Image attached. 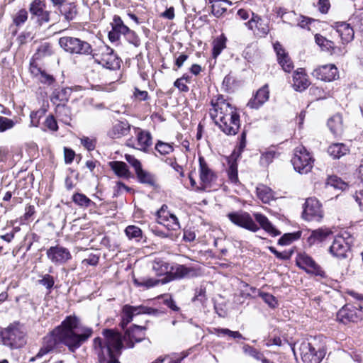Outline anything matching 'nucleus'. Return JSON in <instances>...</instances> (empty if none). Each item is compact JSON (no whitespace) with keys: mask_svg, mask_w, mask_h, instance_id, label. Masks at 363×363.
<instances>
[{"mask_svg":"<svg viewBox=\"0 0 363 363\" xmlns=\"http://www.w3.org/2000/svg\"><path fill=\"white\" fill-rule=\"evenodd\" d=\"M91 328L86 326L76 315H68L61 324L55 327L42 340V345L35 356L30 359L33 362L52 352L62 344L74 352L84 344L93 335Z\"/></svg>","mask_w":363,"mask_h":363,"instance_id":"nucleus-1","label":"nucleus"},{"mask_svg":"<svg viewBox=\"0 0 363 363\" xmlns=\"http://www.w3.org/2000/svg\"><path fill=\"white\" fill-rule=\"evenodd\" d=\"M145 327L133 325L122 335L111 329L103 331L106 342L98 337L93 340V347L100 363H121L118 357L124 347L133 348L135 342L145 339Z\"/></svg>","mask_w":363,"mask_h":363,"instance_id":"nucleus-2","label":"nucleus"},{"mask_svg":"<svg viewBox=\"0 0 363 363\" xmlns=\"http://www.w3.org/2000/svg\"><path fill=\"white\" fill-rule=\"evenodd\" d=\"M213 108L211 118L221 131L228 135H235L240 127V115L235 107L228 102L222 95L211 99Z\"/></svg>","mask_w":363,"mask_h":363,"instance_id":"nucleus-3","label":"nucleus"},{"mask_svg":"<svg viewBox=\"0 0 363 363\" xmlns=\"http://www.w3.org/2000/svg\"><path fill=\"white\" fill-rule=\"evenodd\" d=\"M0 337L3 344L11 348H20L26 342L23 326L18 323L11 324L0 331Z\"/></svg>","mask_w":363,"mask_h":363,"instance_id":"nucleus-4","label":"nucleus"},{"mask_svg":"<svg viewBox=\"0 0 363 363\" xmlns=\"http://www.w3.org/2000/svg\"><path fill=\"white\" fill-rule=\"evenodd\" d=\"M297 350L303 363H320L325 354L324 350L320 347L315 348L311 342L306 340L294 344L292 350L295 355Z\"/></svg>","mask_w":363,"mask_h":363,"instance_id":"nucleus-5","label":"nucleus"},{"mask_svg":"<svg viewBox=\"0 0 363 363\" xmlns=\"http://www.w3.org/2000/svg\"><path fill=\"white\" fill-rule=\"evenodd\" d=\"M60 46L67 52L76 55H90L92 52L91 45L79 38L64 36L59 39Z\"/></svg>","mask_w":363,"mask_h":363,"instance_id":"nucleus-6","label":"nucleus"},{"mask_svg":"<svg viewBox=\"0 0 363 363\" xmlns=\"http://www.w3.org/2000/svg\"><path fill=\"white\" fill-rule=\"evenodd\" d=\"M163 313L158 309L144 306H132L130 305H125L123 307L121 312V321L120 325L124 328L130 323L135 315L140 314H148L153 316H159Z\"/></svg>","mask_w":363,"mask_h":363,"instance_id":"nucleus-7","label":"nucleus"},{"mask_svg":"<svg viewBox=\"0 0 363 363\" xmlns=\"http://www.w3.org/2000/svg\"><path fill=\"white\" fill-rule=\"evenodd\" d=\"M291 163L294 169L300 174H307L313 165V160L309 152L303 146H298L294 150Z\"/></svg>","mask_w":363,"mask_h":363,"instance_id":"nucleus-8","label":"nucleus"},{"mask_svg":"<svg viewBox=\"0 0 363 363\" xmlns=\"http://www.w3.org/2000/svg\"><path fill=\"white\" fill-rule=\"evenodd\" d=\"M94 61L110 70H117L121 67V59L112 48L106 45L101 48L100 54L95 55Z\"/></svg>","mask_w":363,"mask_h":363,"instance_id":"nucleus-9","label":"nucleus"},{"mask_svg":"<svg viewBox=\"0 0 363 363\" xmlns=\"http://www.w3.org/2000/svg\"><path fill=\"white\" fill-rule=\"evenodd\" d=\"M324 216L322 205L315 198H308L303 205L302 218L308 221L320 222Z\"/></svg>","mask_w":363,"mask_h":363,"instance_id":"nucleus-10","label":"nucleus"},{"mask_svg":"<svg viewBox=\"0 0 363 363\" xmlns=\"http://www.w3.org/2000/svg\"><path fill=\"white\" fill-rule=\"evenodd\" d=\"M296 265L306 273L320 277H325V272L321 267L308 255L299 253L296 258Z\"/></svg>","mask_w":363,"mask_h":363,"instance_id":"nucleus-11","label":"nucleus"},{"mask_svg":"<svg viewBox=\"0 0 363 363\" xmlns=\"http://www.w3.org/2000/svg\"><path fill=\"white\" fill-rule=\"evenodd\" d=\"M227 217L233 224L240 228L252 232H256L259 230L257 225L247 212L242 211L231 212L227 215Z\"/></svg>","mask_w":363,"mask_h":363,"instance_id":"nucleus-12","label":"nucleus"},{"mask_svg":"<svg viewBox=\"0 0 363 363\" xmlns=\"http://www.w3.org/2000/svg\"><path fill=\"white\" fill-rule=\"evenodd\" d=\"M136 143L133 138L128 139L127 145L136 148L139 150L146 152L152 145V135L150 132L141 130L139 128H135Z\"/></svg>","mask_w":363,"mask_h":363,"instance_id":"nucleus-13","label":"nucleus"},{"mask_svg":"<svg viewBox=\"0 0 363 363\" xmlns=\"http://www.w3.org/2000/svg\"><path fill=\"white\" fill-rule=\"evenodd\" d=\"M48 258L55 264H64L72 259L69 250L61 245L50 247L47 250Z\"/></svg>","mask_w":363,"mask_h":363,"instance_id":"nucleus-14","label":"nucleus"},{"mask_svg":"<svg viewBox=\"0 0 363 363\" xmlns=\"http://www.w3.org/2000/svg\"><path fill=\"white\" fill-rule=\"evenodd\" d=\"M45 4L41 0H34L29 6L31 19L35 20L39 26L50 21V11H45Z\"/></svg>","mask_w":363,"mask_h":363,"instance_id":"nucleus-15","label":"nucleus"},{"mask_svg":"<svg viewBox=\"0 0 363 363\" xmlns=\"http://www.w3.org/2000/svg\"><path fill=\"white\" fill-rule=\"evenodd\" d=\"M362 317V307L357 308L353 306L346 305L343 306L337 314V319L344 324L352 322L357 323Z\"/></svg>","mask_w":363,"mask_h":363,"instance_id":"nucleus-16","label":"nucleus"},{"mask_svg":"<svg viewBox=\"0 0 363 363\" xmlns=\"http://www.w3.org/2000/svg\"><path fill=\"white\" fill-rule=\"evenodd\" d=\"M167 206L163 205L157 211L158 223L165 226L169 230H177L180 228L177 216L167 211Z\"/></svg>","mask_w":363,"mask_h":363,"instance_id":"nucleus-17","label":"nucleus"},{"mask_svg":"<svg viewBox=\"0 0 363 363\" xmlns=\"http://www.w3.org/2000/svg\"><path fill=\"white\" fill-rule=\"evenodd\" d=\"M199 177L201 179V186L197 187L199 191H204L206 187L214 181L216 178L214 172L208 167L203 157H199Z\"/></svg>","mask_w":363,"mask_h":363,"instance_id":"nucleus-18","label":"nucleus"},{"mask_svg":"<svg viewBox=\"0 0 363 363\" xmlns=\"http://www.w3.org/2000/svg\"><path fill=\"white\" fill-rule=\"evenodd\" d=\"M54 6H58L60 13L64 16L66 21H73L78 12L74 3H65V0H50Z\"/></svg>","mask_w":363,"mask_h":363,"instance_id":"nucleus-19","label":"nucleus"},{"mask_svg":"<svg viewBox=\"0 0 363 363\" xmlns=\"http://www.w3.org/2000/svg\"><path fill=\"white\" fill-rule=\"evenodd\" d=\"M312 75L325 82H331L338 77L337 68L332 64L320 66L313 70Z\"/></svg>","mask_w":363,"mask_h":363,"instance_id":"nucleus-20","label":"nucleus"},{"mask_svg":"<svg viewBox=\"0 0 363 363\" xmlns=\"http://www.w3.org/2000/svg\"><path fill=\"white\" fill-rule=\"evenodd\" d=\"M348 242L342 236L336 237L329 248V252L335 257L342 259L347 257L350 250Z\"/></svg>","mask_w":363,"mask_h":363,"instance_id":"nucleus-21","label":"nucleus"},{"mask_svg":"<svg viewBox=\"0 0 363 363\" xmlns=\"http://www.w3.org/2000/svg\"><path fill=\"white\" fill-rule=\"evenodd\" d=\"M194 272L193 268L182 264H175L171 267L169 273L162 278V284H165L174 279H182L189 277Z\"/></svg>","mask_w":363,"mask_h":363,"instance_id":"nucleus-22","label":"nucleus"},{"mask_svg":"<svg viewBox=\"0 0 363 363\" xmlns=\"http://www.w3.org/2000/svg\"><path fill=\"white\" fill-rule=\"evenodd\" d=\"M111 30L108 33V39L111 42H117L120 39L121 35H125L129 28L123 23L121 18L118 16H114L113 22L111 23Z\"/></svg>","mask_w":363,"mask_h":363,"instance_id":"nucleus-23","label":"nucleus"},{"mask_svg":"<svg viewBox=\"0 0 363 363\" xmlns=\"http://www.w3.org/2000/svg\"><path fill=\"white\" fill-rule=\"evenodd\" d=\"M333 27L340 37L342 43H348L354 38V29L346 22H336Z\"/></svg>","mask_w":363,"mask_h":363,"instance_id":"nucleus-24","label":"nucleus"},{"mask_svg":"<svg viewBox=\"0 0 363 363\" xmlns=\"http://www.w3.org/2000/svg\"><path fill=\"white\" fill-rule=\"evenodd\" d=\"M293 86L296 91H303L308 87L310 82L308 79L307 74L302 68L298 69L294 74L293 77Z\"/></svg>","mask_w":363,"mask_h":363,"instance_id":"nucleus-25","label":"nucleus"},{"mask_svg":"<svg viewBox=\"0 0 363 363\" xmlns=\"http://www.w3.org/2000/svg\"><path fill=\"white\" fill-rule=\"evenodd\" d=\"M269 94L268 86L264 85L257 91L255 97L248 102L247 106L251 108H258L268 100Z\"/></svg>","mask_w":363,"mask_h":363,"instance_id":"nucleus-26","label":"nucleus"},{"mask_svg":"<svg viewBox=\"0 0 363 363\" xmlns=\"http://www.w3.org/2000/svg\"><path fill=\"white\" fill-rule=\"evenodd\" d=\"M130 130V125L127 121H118L108 130V135L111 138H120L126 135Z\"/></svg>","mask_w":363,"mask_h":363,"instance_id":"nucleus-27","label":"nucleus"},{"mask_svg":"<svg viewBox=\"0 0 363 363\" xmlns=\"http://www.w3.org/2000/svg\"><path fill=\"white\" fill-rule=\"evenodd\" d=\"M328 126L334 135H341L344 129L342 116L339 113L333 116L328 121Z\"/></svg>","mask_w":363,"mask_h":363,"instance_id":"nucleus-28","label":"nucleus"},{"mask_svg":"<svg viewBox=\"0 0 363 363\" xmlns=\"http://www.w3.org/2000/svg\"><path fill=\"white\" fill-rule=\"evenodd\" d=\"M254 216L256 221L260 224L262 228L272 236L275 237L281 234V232L273 226L265 216L257 213L254 214Z\"/></svg>","mask_w":363,"mask_h":363,"instance_id":"nucleus-29","label":"nucleus"},{"mask_svg":"<svg viewBox=\"0 0 363 363\" xmlns=\"http://www.w3.org/2000/svg\"><path fill=\"white\" fill-rule=\"evenodd\" d=\"M330 234H332L330 230L319 228L312 232L311 235L308 238V242L310 245H312L323 242Z\"/></svg>","mask_w":363,"mask_h":363,"instance_id":"nucleus-30","label":"nucleus"},{"mask_svg":"<svg viewBox=\"0 0 363 363\" xmlns=\"http://www.w3.org/2000/svg\"><path fill=\"white\" fill-rule=\"evenodd\" d=\"M70 91L67 89H56L52 95L51 102L56 105H66L69 100Z\"/></svg>","mask_w":363,"mask_h":363,"instance_id":"nucleus-31","label":"nucleus"},{"mask_svg":"<svg viewBox=\"0 0 363 363\" xmlns=\"http://www.w3.org/2000/svg\"><path fill=\"white\" fill-rule=\"evenodd\" d=\"M231 4L232 3L228 0H214L211 6L212 13L219 18L226 12L228 6Z\"/></svg>","mask_w":363,"mask_h":363,"instance_id":"nucleus-32","label":"nucleus"},{"mask_svg":"<svg viewBox=\"0 0 363 363\" xmlns=\"http://www.w3.org/2000/svg\"><path fill=\"white\" fill-rule=\"evenodd\" d=\"M328 152L334 159H339L349 152V148L343 143H333L328 147Z\"/></svg>","mask_w":363,"mask_h":363,"instance_id":"nucleus-33","label":"nucleus"},{"mask_svg":"<svg viewBox=\"0 0 363 363\" xmlns=\"http://www.w3.org/2000/svg\"><path fill=\"white\" fill-rule=\"evenodd\" d=\"M111 169L119 177L127 178L130 176V172L127 164L121 161H113L109 163Z\"/></svg>","mask_w":363,"mask_h":363,"instance_id":"nucleus-34","label":"nucleus"},{"mask_svg":"<svg viewBox=\"0 0 363 363\" xmlns=\"http://www.w3.org/2000/svg\"><path fill=\"white\" fill-rule=\"evenodd\" d=\"M133 282L137 286L150 289L157 286L160 284H162V279H154L150 277L134 278Z\"/></svg>","mask_w":363,"mask_h":363,"instance_id":"nucleus-35","label":"nucleus"},{"mask_svg":"<svg viewBox=\"0 0 363 363\" xmlns=\"http://www.w3.org/2000/svg\"><path fill=\"white\" fill-rule=\"evenodd\" d=\"M139 182L148 185L150 186H156V178L152 173L145 171L141 168L135 173Z\"/></svg>","mask_w":363,"mask_h":363,"instance_id":"nucleus-36","label":"nucleus"},{"mask_svg":"<svg viewBox=\"0 0 363 363\" xmlns=\"http://www.w3.org/2000/svg\"><path fill=\"white\" fill-rule=\"evenodd\" d=\"M152 269L157 276H166L169 273V264L161 259H155L152 262Z\"/></svg>","mask_w":363,"mask_h":363,"instance_id":"nucleus-37","label":"nucleus"},{"mask_svg":"<svg viewBox=\"0 0 363 363\" xmlns=\"http://www.w3.org/2000/svg\"><path fill=\"white\" fill-rule=\"evenodd\" d=\"M257 194L258 198L264 203H269L274 199L272 190L265 185H259L257 187Z\"/></svg>","mask_w":363,"mask_h":363,"instance_id":"nucleus-38","label":"nucleus"},{"mask_svg":"<svg viewBox=\"0 0 363 363\" xmlns=\"http://www.w3.org/2000/svg\"><path fill=\"white\" fill-rule=\"evenodd\" d=\"M226 37L222 34L217 37L213 41V51L212 55L213 58H216L226 47Z\"/></svg>","mask_w":363,"mask_h":363,"instance_id":"nucleus-39","label":"nucleus"},{"mask_svg":"<svg viewBox=\"0 0 363 363\" xmlns=\"http://www.w3.org/2000/svg\"><path fill=\"white\" fill-rule=\"evenodd\" d=\"M72 201L82 208H88L95 206V203L89 199L86 195L81 193H75L72 196Z\"/></svg>","mask_w":363,"mask_h":363,"instance_id":"nucleus-40","label":"nucleus"},{"mask_svg":"<svg viewBox=\"0 0 363 363\" xmlns=\"http://www.w3.org/2000/svg\"><path fill=\"white\" fill-rule=\"evenodd\" d=\"M55 111L64 123L69 124L71 121V111L69 107L66 105H58L55 108Z\"/></svg>","mask_w":363,"mask_h":363,"instance_id":"nucleus-41","label":"nucleus"},{"mask_svg":"<svg viewBox=\"0 0 363 363\" xmlns=\"http://www.w3.org/2000/svg\"><path fill=\"white\" fill-rule=\"evenodd\" d=\"M325 186L341 190H345L347 187V184L337 176L328 177L325 182Z\"/></svg>","mask_w":363,"mask_h":363,"instance_id":"nucleus-42","label":"nucleus"},{"mask_svg":"<svg viewBox=\"0 0 363 363\" xmlns=\"http://www.w3.org/2000/svg\"><path fill=\"white\" fill-rule=\"evenodd\" d=\"M229 167L227 170L228 179L230 182L237 184L238 182V164L235 160L228 161Z\"/></svg>","mask_w":363,"mask_h":363,"instance_id":"nucleus-43","label":"nucleus"},{"mask_svg":"<svg viewBox=\"0 0 363 363\" xmlns=\"http://www.w3.org/2000/svg\"><path fill=\"white\" fill-rule=\"evenodd\" d=\"M125 233L130 240L134 239L136 241L140 240L143 234L141 229L135 225L127 226L125 229Z\"/></svg>","mask_w":363,"mask_h":363,"instance_id":"nucleus-44","label":"nucleus"},{"mask_svg":"<svg viewBox=\"0 0 363 363\" xmlns=\"http://www.w3.org/2000/svg\"><path fill=\"white\" fill-rule=\"evenodd\" d=\"M269 31L268 23L258 16V21H257L256 30L255 34L259 37H265Z\"/></svg>","mask_w":363,"mask_h":363,"instance_id":"nucleus-45","label":"nucleus"},{"mask_svg":"<svg viewBox=\"0 0 363 363\" xmlns=\"http://www.w3.org/2000/svg\"><path fill=\"white\" fill-rule=\"evenodd\" d=\"M301 232L293 233H285L278 240V244L280 245H289L293 241L298 240L301 237Z\"/></svg>","mask_w":363,"mask_h":363,"instance_id":"nucleus-46","label":"nucleus"},{"mask_svg":"<svg viewBox=\"0 0 363 363\" xmlns=\"http://www.w3.org/2000/svg\"><path fill=\"white\" fill-rule=\"evenodd\" d=\"M278 62L286 72H290L294 69L293 62L286 53L279 57Z\"/></svg>","mask_w":363,"mask_h":363,"instance_id":"nucleus-47","label":"nucleus"},{"mask_svg":"<svg viewBox=\"0 0 363 363\" xmlns=\"http://www.w3.org/2000/svg\"><path fill=\"white\" fill-rule=\"evenodd\" d=\"M28 16V12L26 9L19 10L13 17V24L16 26H21L27 21Z\"/></svg>","mask_w":363,"mask_h":363,"instance_id":"nucleus-48","label":"nucleus"},{"mask_svg":"<svg viewBox=\"0 0 363 363\" xmlns=\"http://www.w3.org/2000/svg\"><path fill=\"white\" fill-rule=\"evenodd\" d=\"M155 150L162 155H168L173 152L172 145L159 140L155 145Z\"/></svg>","mask_w":363,"mask_h":363,"instance_id":"nucleus-49","label":"nucleus"},{"mask_svg":"<svg viewBox=\"0 0 363 363\" xmlns=\"http://www.w3.org/2000/svg\"><path fill=\"white\" fill-rule=\"evenodd\" d=\"M242 350L245 354L257 360H260L263 357V354L259 351L249 345H245L242 347Z\"/></svg>","mask_w":363,"mask_h":363,"instance_id":"nucleus-50","label":"nucleus"},{"mask_svg":"<svg viewBox=\"0 0 363 363\" xmlns=\"http://www.w3.org/2000/svg\"><path fill=\"white\" fill-rule=\"evenodd\" d=\"M259 296L269 307L274 308L277 306V301L273 295L260 291L259 292Z\"/></svg>","mask_w":363,"mask_h":363,"instance_id":"nucleus-51","label":"nucleus"},{"mask_svg":"<svg viewBox=\"0 0 363 363\" xmlns=\"http://www.w3.org/2000/svg\"><path fill=\"white\" fill-rule=\"evenodd\" d=\"M124 36L129 43L133 44L135 47L140 46V40L135 31L129 28Z\"/></svg>","mask_w":363,"mask_h":363,"instance_id":"nucleus-52","label":"nucleus"},{"mask_svg":"<svg viewBox=\"0 0 363 363\" xmlns=\"http://www.w3.org/2000/svg\"><path fill=\"white\" fill-rule=\"evenodd\" d=\"M38 283L50 291L55 284V279L52 276L46 274L42 277L41 279L38 280Z\"/></svg>","mask_w":363,"mask_h":363,"instance_id":"nucleus-53","label":"nucleus"},{"mask_svg":"<svg viewBox=\"0 0 363 363\" xmlns=\"http://www.w3.org/2000/svg\"><path fill=\"white\" fill-rule=\"evenodd\" d=\"M275 152L274 151H267L262 154L260 157L259 162L262 166H267L270 164L273 159L274 158Z\"/></svg>","mask_w":363,"mask_h":363,"instance_id":"nucleus-54","label":"nucleus"},{"mask_svg":"<svg viewBox=\"0 0 363 363\" xmlns=\"http://www.w3.org/2000/svg\"><path fill=\"white\" fill-rule=\"evenodd\" d=\"M14 126L13 120L6 117L0 116V132H4Z\"/></svg>","mask_w":363,"mask_h":363,"instance_id":"nucleus-55","label":"nucleus"},{"mask_svg":"<svg viewBox=\"0 0 363 363\" xmlns=\"http://www.w3.org/2000/svg\"><path fill=\"white\" fill-rule=\"evenodd\" d=\"M36 54L40 57L50 55L52 54L50 45L48 43L41 44L38 48Z\"/></svg>","mask_w":363,"mask_h":363,"instance_id":"nucleus-56","label":"nucleus"},{"mask_svg":"<svg viewBox=\"0 0 363 363\" xmlns=\"http://www.w3.org/2000/svg\"><path fill=\"white\" fill-rule=\"evenodd\" d=\"M125 159L135 169V173L138 172L142 168L140 162L134 156L125 154Z\"/></svg>","mask_w":363,"mask_h":363,"instance_id":"nucleus-57","label":"nucleus"},{"mask_svg":"<svg viewBox=\"0 0 363 363\" xmlns=\"http://www.w3.org/2000/svg\"><path fill=\"white\" fill-rule=\"evenodd\" d=\"M315 43L322 48L328 49L329 48L332 47L333 42L327 40L325 38L319 34H316L315 35Z\"/></svg>","mask_w":363,"mask_h":363,"instance_id":"nucleus-58","label":"nucleus"},{"mask_svg":"<svg viewBox=\"0 0 363 363\" xmlns=\"http://www.w3.org/2000/svg\"><path fill=\"white\" fill-rule=\"evenodd\" d=\"M269 250L272 253H273L278 259L281 260H287L289 259L291 255V252H280L277 251L274 247H269Z\"/></svg>","mask_w":363,"mask_h":363,"instance_id":"nucleus-59","label":"nucleus"},{"mask_svg":"<svg viewBox=\"0 0 363 363\" xmlns=\"http://www.w3.org/2000/svg\"><path fill=\"white\" fill-rule=\"evenodd\" d=\"M38 79L41 83L51 85L55 82V78L52 75L48 74L44 70L42 72L40 75L38 77Z\"/></svg>","mask_w":363,"mask_h":363,"instance_id":"nucleus-60","label":"nucleus"},{"mask_svg":"<svg viewBox=\"0 0 363 363\" xmlns=\"http://www.w3.org/2000/svg\"><path fill=\"white\" fill-rule=\"evenodd\" d=\"M43 113L42 111L31 112L30 115V125L37 127L39 124L40 118L43 116Z\"/></svg>","mask_w":363,"mask_h":363,"instance_id":"nucleus-61","label":"nucleus"},{"mask_svg":"<svg viewBox=\"0 0 363 363\" xmlns=\"http://www.w3.org/2000/svg\"><path fill=\"white\" fill-rule=\"evenodd\" d=\"M45 125L50 130L56 131L58 129L57 123L54 116H48L45 121Z\"/></svg>","mask_w":363,"mask_h":363,"instance_id":"nucleus-62","label":"nucleus"},{"mask_svg":"<svg viewBox=\"0 0 363 363\" xmlns=\"http://www.w3.org/2000/svg\"><path fill=\"white\" fill-rule=\"evenodd\" d=\"M318 10L322 13H327L330 8V3L329 0H318Z\"/></svg>","mask_w":363,"mask_h":363,"instance_id":"nucleus-63","label":"nucleus"},{"mask_svg":"<svg viewBox=\"0 0 363 363\" xmlns=\"http://www.w3.org/2000/svg\"><path fill=\"white\" fill-rule=\"evenodd\" d=\"M99 256L91 254L87 258L82 260V264L91 266H96L99 263Z\"/></svg>","mask_w":363,"mask_h":363,"instance_id":"nucleus-64","label":"nucleus"}]
</instances>
